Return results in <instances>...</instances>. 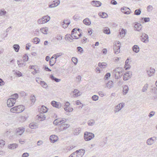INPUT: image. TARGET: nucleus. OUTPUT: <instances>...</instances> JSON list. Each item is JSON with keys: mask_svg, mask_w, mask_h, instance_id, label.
Returning <instances> with one entry per match:
<instances>
[{"mask_svg": "<svg viewBox=\"0 0 157 157\" xmlns=\"http://www.w3.org/2000/svg\"><path fill=\"white\" fill-rule=\"evenodd\" d=\"M142 21H143L145 22H148L150 21V19L149 17H143L141 18Z\"/></svg>", "mask_w": 157, "mask_h": 157, "instance_id": "45", "label": "nucleus"}, {"mask_svg": "<svg viewBox=\"0 0 157 157\" xmlns=\"http://www.w3.org/2000/svg\"><path fill=\"white\" fill-rule=\"evenodd\" d=\"M107 65V64L105 62L102 63H99L98 64V66L99 67L101 68H105L106 67Z\"/></svg>", "mask_w": 157, "mask_h": 157, "instance_id": "25", "label": "nucleus"}, {"mask_svg": "<svg viewBox=\"0 0 157 157\" xmlns=\"http://www.w3.org/2000/svg\"><path fill=\"white\" fill-rule=\"evenodd\" d=\"M43 21V19L42 18L38 19L37 21V22L39 24H42L44 23Z\"/></svg>", "mask_w": 157, "mask_h": 157, "instance_id": "56", "label": "nucleus"}, {"mask_svg": "<svg viewBox=\"0 0 157 157\" xmlns=\"http://www.w3.org/2000/svg\"><path fill=\"white\" fill-rule=\"evenodd\" d=\"M148 88V84H145L144 87L143 88L142 91L143 92H145L147 90V89Z\"/></svg>", "mask_w": 157, "mask_h": 157, "instance_id": "58", "label": "nucleus"}, {"mask_svg": "<svg viewBox=\"0 0 157 157\" xmlns=\"http://www.w3.org/2000/svg\"><path fill=\"white\" fill-rule=\"evenodd\" d=\"M98 15L101 17L103 18H106L108 16L106 13L103 12L99 13Z\"/></svg>", "mask_w": 157, "mask_h": 157, "instance_id": "24", "label": "nucleus"}, {"mask_svg": "<svg viewBox=\"0 0 157 157\" xmlns=\"http://www.w3.org/2000/svg\"><path fill=\"white\" fill-rule=\"evenodd\" d=\"M84 153L85 150H84L79 149L71 154L69 157H75V156H74V155H76V157H82Z\"/></svg>", "mask_w": 157, "mask_h": 157, "instance_id": "1", "label": "nucleus"}, {"mask_svg": "<svg viewBox=\"0 0 157 157\" xmlns=\"http://www.w3.org/2000/svg\"><path fill=\"white\" fill-rule=\"evenodd\" d=\"M63 23L66 24L67 26H65V28H67L70 23V21L69 20H65L63 21Z\"/></svg>", "mask_w": 157, "mask_h": 157, "instance_id": "35", "label": "nucleus"}, {"mask_svg": "<svg viewBox=\"0 0 157 157\" xmlns=\"http://www.w3.org/2000/svg\"><path fill=\"white\" fill-rule=\"evenodd\" d=\"M66 121V120L64 118L60 120L58 122V124H62L63 123H65Z\"/></svg>", "mask_w": 157, "mask_h": 157, "instance_id": "59", "label": "nucleus"}, {"mask_svg": "<svg viewBox=\"0 0 157 157\" xmlns=\"http://www.w3.org/2000/svg\"><path fill=\"white\" fill-rule=\"evenodd\" d=\"M111 74L110 73H107L105 74L104 77V79L105 80H107L108 78L110 77Z\"/></svg>", "mask_w": 157, "mask_h": 157, "instance_id": "48", "label": "nucleus"}, {"mask_svg": "<svg viewBox=\"0 0 157 157\" xmlns=\"http://www.w3.org/2000/svg\"><path fill=\"white\" fill-rule=\"evenodd\" d=\"M132 49L134 52L136 53L140 51V48L137 45H135L133 46Z\"/></svg>", "mask_w": 157, "mask_h": 157, "instance_id": "15", "label": "nucleus"}, {"mask_svg": "<svg viewBox=\"0 0 157 157\" xmlns=\"http://www.w3.org/2000/svg\"><path fill=\"white\" fill-rule=\"evenodd\" d=\"M77 49L78 50V52H80V53H83V48L81 47H78L77 48Z\"/></svg>", "mask_w": 157, "mask_h": 157, "instance_id": "60", "label": "nucleus"}, {"mask_svg": "<svg viewBox=\"0 0 157 157\" xmlns=\"http://www.w3.org/2000/svg\"><path fill=\"white\" fill-rule=\"evenodd\" d=\"M142 25L139 23H136L135 24L134 26V29L137 31H140L142 27Z\"/></svg>", "mask_w": 157, "mask_h": 157, "instance_id": "12", "label": "nucleus"}, {"mask_svg": "<svg viewBox=\"0 0 157 157\" xmlns=\"http://www.w3.org/2000/svg\"><path fill=\"white\" fill-rule=\"evenodd\" d=\"M51 104L54 107L58 109L60 108L61 107L60 103L59 102H57L55 101H52L51 102Z\"/></svg>", "mask_w": 157, "mask_h": 157, "instance_id": "7", "label": "nucleus"}, {"mask_svg": "<svg viewBox=\"0 0 157 157\" xmlns=\"http://www.w3.org/2000/svg\"><path fill=\"white\" fill-rule=\"evenodd\" d=\"M33 43L35 44H38L40 41V39L37 37L34 38L33 39Z\"/></svg>", "mask_w": 157, "mask_h": 157, "instance_id": "37", "label": "nucleus"}, {"mask_svg": "<svg viewBox=\"0 0 157 157\" xmlns=\"http://www.w3.org/2000/svg\"><path fill=\"white\" fill-rule=\"evenodd\" d=\"M78 30L79 31V32H81L82 30H80V29L78 28V29L76 28H74L72 30L71 32V34H77V31Z\"/></svg>", "mask_w": 157, "mask_h": 157, "instance_id": "28", "label": "nucleus"}, {"mask_svg": "<svg viewBox=\"0 0 157 157\" xmlns=\"http://www.w3.org/2000/svg\"><path fill=\"white\" fill-rule=\"evenodd\" d=\"M151 138L148 139L147 141V143L148 145H151L153 144L152 141L151 140Z\"/></svg>", "mask_w": 157, "mask_h": 157, "instance_id": "51", "label": "nucleus"}, {"mask_svg": "<svg viewBox=\"0 0 157 157\" xmlns=\"http://www.w3.org/2000/svg\"><path fill=\"white\" fill-rule=\"evenodd\" d=\"M15 74L19 77H21L22 76V74L21 72L19 71H16L15 72Z\"/></svg>", "mask_w": 157, "mask_h": 157, "instance_id": "55", "label": "nucleus"}, {"mask_svg": "<svg viewBox=\"0 0 157 157\" xmlns=\"http://www.w3.org/2000/svg\"><path fill=\"white\" fill-rule=\"evenodd\" d=\"M83 23L86 25H88V18H86L84 19L83 21Z\"/></svg>", "mask_w": 157, "mask_h": 157, "instance_id": "54", "label": "nucleus"}, {"mask_svg": "<svg viewBox=\"0 0 157 157\" xmlns=\"http://www.w3.org/2000/svg\"><path fill=\"white\" fill-rule=\"evenodd\" d=\"M73 96L75 97H77L81 95L79 91L77 89H75L73 91Z\"/></svg>", "mask_w": 157, "mask_h": 157, "instance_id": "16", "label": "nucleus"}, {"mask_svg": "<svg viewBox=\"0 0 157 157\" xmlns=\"http://www.w3.org/2000/svg\"><path fill=\"white\" fill-rule=\"evenodd\" d=\"M30 100L31 102L33 104L36 101V98L34 95L31 96Z\"/></svg>", "mask_w": 157, "mask_h": 157, "instance_id": "53", "label": "nucleus"}, {"mask_svg": "<svg viewBox=\"0 0 157 157\" xmlns=\"http://www.w3.org/2000/svg\"><path fill=\"white\" fill-rule=\"evenodd\" d=\"M147 11L148 12H150L152 11L153 9V7L151 5H149L147 6Z\"/></svg>", "mask_w": 157, "mask_h": 157, "instance_id": "47", "label": "nucleus"}, {"mask_svg": "<svg viewBox=\"0 0 157 157\" xmlns=\"http://www.w3.org/2000/svg\"><path fill=\"white\" fill-rule=\"evenodd\" d=\"M42 18L43 19V21L45 23L48 22L50 20V17L48 15H46L43 17H42Z\"/></svg>", "mask_w": 157, "mask_h": 157, "instance_id": "17", "label": "nucleus"}, {"mask_svg": "<svg viewBox=\"0 0 157 157\" xmlns=\"http://www.w3.org/2000/svg\"><path fill=\"white\" fill-rule=\"evenodd\" d=\"M17 113H19L23 112L25 109L24 106L22 105L17 106Z\"/></svg>", "mask_w": 157, "mask_h": 157, "instance_id": "6", "label": "nucleus"}, {"mask_svg": "<svg viewBox=\"0 0 157 157\" xmlns=\"http://www.w3.org/2000/svg\"><path fill=\"white\" fill-rule=\"evenodd\" d=\"M40 31L43 34H46L48 30L47 27L42 28L40 29Z\"/></svg>", "mask_w": 157, "mask_h": 157, "instance_id": "27", "label": "nucleus"}, {"mask_svg": "<svg viewBox=\"0 0 157 157\" xmlns=\"http://www.w3.org/2000/svg\"><path fill=\"white\" fill-rule=\"evenodd\" d=\"M122 68L118 67L117 68L114 69L113 70V71L115 72V73H118V74H120V69H121Z\"/></svg>", "mask_w": 157, "mask_h": 157, "instance_id": "41", "label": "nucleus"}, {"mask_svg": "<svg viewBox=\"0 0 157 157\" xmlns=\"http://www.w3.org/2000/svg\"><path fill=\"white\" fill-rule=\"evenodd\" d=\"M140 37L141 41L144 43H146L147 41H148V36L145 33H143Z\"/></svg>", "mask_w": 157, "mask_h": 157, "instance_id": "5", "label": "nucleus"}, {"mask_svg": "<svg viewBox=\"0 0 157 157\" xmlns=\"http://www.w3.org/2000/svg\"><path fill=\"white\" fill-rule=\"evenodd\" d=\"M70 36L73 39H77L79 38L77 36L76 34H73L72 35L71 34Z\"/></svg>", "mask_w": 157, "mask_h": 157, "instance_id": "62", "label": "nucleus"}, {"mask_svg": "<svg viewBox=\"0 0 157 157\" xmlns=\"http://www.w3.org/2000/svg\"><path fill=\"white\" fill-rule=\"evenodd\" d=\"M40 84L43 87L46 88L48 87L47 84L44 81H40Z\"/></svg>", "mask_w": 157, "mask_h": 157, "instance_id": "32", "label": "nucleus"}, {"mask_svg": "<svg viewBox=\"0 0 157 157\" xmlns=\"http://www.w3.org/2000/svg\"><path fill=\"white\" fill-rule=\"evenodd\" d=\"M73 19L76 21H77L78 20L81 19V17L78 15H75L73 17Z\"/></svg>", "mask_w": 157, "mask_h": 157, "instance_id": "33", "label": "nucleus"}, {"mask_svg": "<svg viewBox=\"0 0 157 157\" xmlns=\"http://www.w3.org/2000/svg\"><path fill=\"white\" fill-rule=\"evenodd\" d=\"M113 86V82L112 81H109L106 83V87L110 89Z\"/></svg>", "mask_w": 157, "mask_h": 157, "instance_id": "23", "label": "nucleus"}, {"mask_svg": "<svg viewBox=\"0 0 157 157\" xmlns=\"http://www.w3.org/2000/svg\"><path fill=\"white\" fill-rule=\"evenodd\" d=\"M16 101L14 99L10 98L7 100V104L8 107H11L13 106L15 104Z\"/></svg>", "mask_w": 157, "mask_h": 157, "instance_id": "3", "label": "nucleus"}, {"mask_svg": "<svg viewBox=\"0 0 157 157\" xmlns=\"http://www.w3.org/2000/svg\"><path fill=\"white\" fill-rule=\"evenodd\" d=\"M129 10H130V9L126 7H123L121 9V10L122 12L127 14L130 13L129 11Z\"/></svg>", "mask_w": 157, "mask_h": 157, "instance_id": "8", "label": "nucleus"}, {"mask_svg": "<svg viewBox=\"0 0 157 157\" xmlns=\"http://www.w3.org/2000/svg\"><path fill=\"white\" fill-rule=\"evenodd\" d=\"M60 120L59 119H57L54 121L53 122V124L56 125H60L61 124H58V122Z\"/></svg>", "mask_w": 157, "mask_h": 157, "instance_id": "57", "label": "nucleus"}, {"mask_svg": "<svg viewBox=\"0 0 157 157\" xmlns=\"http://www.w3.org/2000/svg\"><path fill=\"white\" fill-rule=\"evenodd\" d=\"M11 97V98L14 99V100L16 101V99L18 97V95L17 94H15L13 95H12Z\"/></svg>", "mask_w": 157, "mask_h": 157, "instance_id": "46", "label": "nucleus"}, {"mask_svg": "<svg viewBox=\"0 0 157 157\" xmlns=\"http://www.w3.org/2000/svg\"><path fill=\"white\" fill-rule=\"evenodd\" d=\"M17 146L18 145L17 144H12L9 145L8 147L10 149H13L17 147Z\"/></svg>", "mask_w": 157, "mask_h": 157, "instance_id": "22", "label": "nucleus"}, {"mask_svg": "<svg viewBox=\"0 0 157 157\" xmlns=\"http://www.w3.org/2000/svg\"><path fill=\"white\" fill-rule=\"evenodd\" d=\"M91 4L95 7H99L101 5V3L97 1H93L91 2Z\"/></svg>", "mask_w": 157, "mask_h": 157, "instance_id": "10", "label": "nucleus"}, {"mask_svg": "<svg viewBox=\"0 0 157 157\" xmlns=\"http://www.w3.org/2000/svg\"><path fill=\"white\" fill-rule=\"evenodd\" d=\"M17 106L11 108L10 111L11 112L13 113H17Z\"/></svg>", "mask_w": 157, "mask_h": 157, "instance_id": "42", "label": "nucleus"}, {"mask_svg": "<svg viewBox=\"0 0 157 157\" xmlns=\"http://www.w3.org/2000/svg\"><path fill=\"white\" fill-rule=\"evenodd\" d=\"M94 135L92 133L89 132V141L94 138Z\"/></svg>", "mask_w": 157, "mask_h": 157, "instance_id": "40", "label": "nucleus"}, {"mask_svg": "<svg viewBox=\"0 0 157 157\" xmlns=\"http://www.w3.org/2000/svg\"><path fill=\"white\" fill-rule=\"evenodd\" d=\"M91 98L93 100L96 101L98 99V97L96 95H94L92 96Z\"/></svg>", "mask_w": 157, "mask_h": 157, "instance_id": "49", "label": "nucleus"}, {"mask_svg": "<svg viewBox=\"0 0 157 157\" xmlns=\"http://www.w3.org/2000/svg\"><path fill=\"white\" fill-rule=\"evenodd\" d=\"M23 58L24 62L27 61L28 60L29 57L26 54L24 55Z\"/></svg>", "mask_w": 157, "mask_h": 157, "instance_id": "44", "label": "nucleus"}, {"mask_svg": "<svg viewBox=\"0 0 157 157\" xmlns=\"http://www.w3.org/2000/svg\"><path fill=\"white\" fill-rule=\"evenodd\" d=\"M37 116H38V118L41 119V121H43L46 118L45 115L42 112L40 113L39 115H37Z\"/></svg>", "mask_w": 157, "mask_h": 157, "instance_id": "18", "label": "nucleus"}, {"mask_svg": "<svg viewBox=\"0 0 157 157\" xmlns=\"http://www.w3.org/2000/svg\"><path fill=\"white\" fill-rule=\"evenodd\" d=\"M126 30L122 29L121 32H120V35L122 37L124 36L126 34Z\"/></svg>", "mask_w": 157, "mask_h": 157, "instance_id": "31", "label": "nucleus"}, {"mask_svg": "<svg viewBox=\"0 0 157 157\" xmlns=\"http://www.w3.org/2000/svg\"><path fill=\"white\" fill-rule=\"evenodd\" d=\"M71 35H68V34H67L66 35V37H65V39L66 40H68L70 42H72V39L71 38Z\"/></svg>", "mask_w": 157, "mask_h": 157, "instance_id": "39", "label": "nucleus"}, {"mask_svg": "<svg viewBox=\"0 0 157 157\" xmlns=\"http://www.w3.org/2000/svg\"><path fill=\"white\" fill-rule=\"evenodd\" d=\"M50 78L53 81L58 82L61 81L60 79H59L55 77L53 75H51L50 76Z\"/></svg>", "mask_w": 157, "mask_h": 157, "instance_id": "20", "label": "nucleus"}, {"mask_svg": "<svg viewBox=\"0 0 157 157\" xmlns=\"http://www.w3.org/2000/svg\"><path fill=\"white\" fill-rule=\"evenodd\" d=\"M84 138L86 141H88V132H86L84 133Z\"/></svg>", "mask_w": 157, "mask_h": 157, "instance_id": "38", "label": "nucleus"}, {"mask_svg": "<svg viewBox=\"0 0 157 157\" xmlns=\"http://www.w3.org/2000/svg\"><path fill=\"white\" fill-rule=\"evenodd\" d=\"M103 32L106 34H109L110 33L109 29L108 27H105L103 30Z\"/></svg>", "mask_w": 157, "mask_h": 157, "instance_id": "30", "label": "nucleus"}, {"mask_svg": "<svg viewBox=\"0 0 157 157\" xmlns=\"http://www.w3.org/2000/svg\"><path fill=\"white\" fill-rule=\"evenodd\" d=\"M72 60L75 65H76L78 62V59L77 58L73 57L72 58Z\"/></svg>", "mask_w": 157, "mask_h": 157, "instance_id": "52", "label": "nucleus"}, {"mask_svg": "<svg viewBox=\"0 0 157 157\" xmlns=\"http://www.w3.org/2000/svg\"><path fill=\"white\" fill-rule=\"evenodd\" d=\"M155 114V112L153 111L151 112L148 115V117H151L153 116Z\"/></svg>", "mask_w": 157, "mask_h": 157, "instance_id": "63", "label": "nucleus"}, {"mask_svg": "<svg viewBox=\"0 0 157 157\" xmlns=\"http://www.w3.org/2000/svg\"><path fill=\"white\" fill-rule=\"evenodd\" d=\"M40 111L41 112H43L44 113H46L47 112L48 109L45 106L42 105L40 109Z\"/></svg>", "mask_w": 157, "mask_h": 157, "instance_id": "26", "label": "nucleus"}, {"mask_svg": "<svg viewBox=\"0 0 157 157\" xmlns=\"http://www.w3.org/2000/svg\"><path fill=\"white\" fill-rule=\"evenodd\" d=\"M58 137L55 135H52L50 136V140L51 142L54 143L58 140Z\"/></svg>", "mask_w": 157, "mask_h": 157, "instance_id": "11", "label": "nucleus"}, {"mask_svg": "<svg viewBox=\"0 0 157 157\" xmlns=\"http://www.w3.org/2000/svg\"><path fill=\"white\" fill-rule=\"evenodd\" d=\"M141 13V10L140 9H138L135 10L134 11V14L137 15H140Z\"/></svg>", "mask_w": 157, "mask_h": 157, "instance_id": "36", "label": "nucleus"}, {"mask_svg": "<svg viewBox=\"0 0 157 157\" xmlns=\"http://www.w3.org/2000/svg\"><path fill=\"white\" fill-rule=\"evenodd\" d=\"M30 128L33 129H35L38 128V126L36 123H34L33 122L30 123L29 125Z\"/></svg>", "mask_w": 157, "mask_h": 157, "instance_id": "19", "label": "nucleus"}, {"mask_svg": "<svg viewBox=\"0 0 157 157\" xmlns=\"http://www.w3.org/2000/svg\"><path fill=\"white\" fill-rule=\"evenodd\" d=\"M25 131V128L23 127H20L16 129L17 134L20 135H21Z\"/></svg>", "mask_w": 157, "mask_h": 157, "instance_id": "9", "label": "nucleus"}, {"mask_svg": "<svg viewBox=\"0 0 157 157\" xmlns=\"http://www.w3.org/2000/svg\"><path fill=\"white\" fill-rule=\"evenodd\" d=\"M95 123V121L93 120H89V126H93Z\"/></svg>", "mask_w": 157, "mask_h": 157, "instance_id": "50", "label": "nucleus"}, {"mask_svg": "<svg viewBox=\"0 0 157 157\" xmlns=\"http://www.w3.org/2000/svg\"><path fill=\"white\" fill-rule=\"evenodd\" d=\"M69 127V125L68 124H62L60 126L59 129L63 131Z\"/></svg>", "mask_w": 157, "mask_h": 157, "instance_id": "13", "label": "nucleus"}, {"mask_svg": "<svg viewBox=\"0 0 157 157\" xmlns=\"http://www.w3.org/2000/svg\"><path fill=\"white\" fill-rule=\"evenodd\" d=\"M63 54L61 52H60L58 53H57L55 54V59H56L57 58L61 56Z\"/></svg>", "mask_w": 157, "mask_h": 157, "instance_id": "61", "label": "nucleus"}, {"mask_svg": "<svg viewBox=\"0 0 157 157\" xmlns=\"http://www.w3.org/2000/svg\"><path fill=\"white\" fill-rule=\"evenodd\" d=\"M13 48L16 52H18L19 50L20 46L18 44H15L13 46Z\"/></svg>", "mask_w": 157, "mask_h": 157, "instance_id": "29", "label": "nucleus"}, {"mask_svg": "<svg viewBox=\"0 0 157 157\" xmlns=\"http://www.w3.org/2000/svg\"><path fill=\"white\" fill-rule=\"evenodd\" d=\"M56 62V59H54V60L50 59L49 61V65L51 66H52L54 65Z\"/></svg>", "mask_w": 157, "mask_h": 157, "instance_id": "34", "label": "nucleus"}, {"mask_svg": "<svg viewBox=\"0 0 157 157\" xmlns=\"http://www.w3.org/2000/svg\"><path fill=\"white\" fill-rule=\"evenodd\" d=\"M120 43L118 41L117 44H115L113 46V50L115 54H118L120 52Z\"/></svg>", "mask_w": 157, "mask_h": 157, "instance_id": "2", "label": "nucleus"}, {"mask_svg": "<svg viewBox=\"0 0 157 157\" xmlns=\"http://www.w3.org/2000/svg\"><path fill=\"white\" fill-rule=\"evenodd\" d=\"M124 75H126V77H130V75H131V73L130 71H128L126 72Z\"/></svg>", "mask_w": 157, "mask_h": 157, "instance_id": "64", "label": "nucleus"}, {"mask_svg": "<svg viewBox=\"0 0 157 157\" xmlns=\"http://www.w3.org/2000/svg\"><path fill=\"white\" fill-rule=\"evenodd\" d=\"M6 13V12L4 10V9H2L0 10V15L2 16L5 15Z\"/></svg>", "mask_w": 157, "mask_h": 157, "instance_id": "43", "label": "nucleus"}, {"mask_svg": "<svg viewBox=\"0 0 157 157\" xmlns=\"http://www.w3.org/2000/svg\"><path fill=\"white\" fill-rule=\"evenodd\" d=\"M124 106V104L123 103H121L117 106H116L114 112L115 113L119 111L121 109H122Z\"/></svg>", "mask_w": 157, "mask_h": 157, "instance_id": "4", "label": "nucleus"}, {"mask_svg": "<svg viewBox=\"0 0 157 157\" xmlns=\"http://www.w3.org/2000/svg\"><path fill=\"white\" fill-rule=\"evenodd\" d=\"M155 71L154 69L151 68L150 70L147 71V73L149 76H151L154 74Z\"/></svg>", "mask_w": 157, "mask_h": 157, "instance_id": "14", "label": "nucleus"}, {"mask_svg": "<svg viewBox=\"0 0 157 157\" xmlns=\"http://www.w3.org/2000/svg\"><path fill=\"white\" fill-rule=\"evenodd\" d=\"M128 87L127 85L124 86L123 89V93L124 95L127 94L128 91Z\"/></svg>", "mask_w": 157, "mask_h": 157, "instance_id": "21", "label": "nucleus"}]
</instances>
